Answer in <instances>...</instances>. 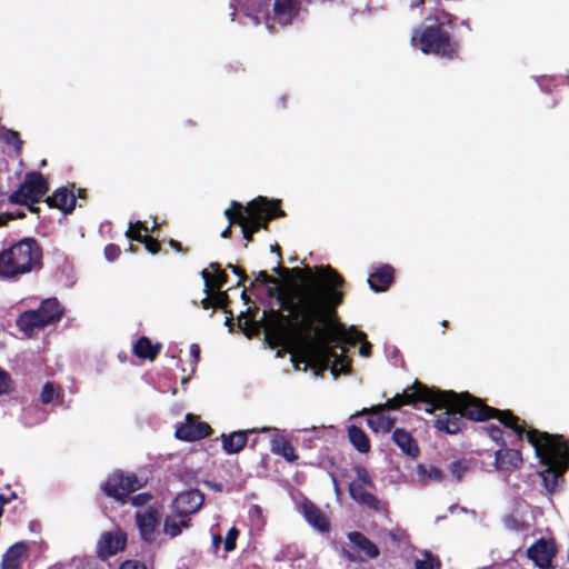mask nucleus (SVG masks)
Segmentation results:
<instances>
[{"label":"nucleus","mask_w":569,"mask_h":569,"mask_svg":"<svg viewBox=\"0 0 569 569\" xmlns=\"http://www.w3.org/2000/svg\"><path fill=\"white\" fill-rule=\"evenodd\" d=\"M13 390V381L10 375L0 368V396L9 395Z\"/></svg>","instance_id":"obj_39"},{"label":"nucleus","mask_w":569,"mask_h":569,"mask_svg":"<svg viewBox=\"0 0 569 569\" xmlns=\"http://www.w3.org/2000/svg\"><path fill=\"white\" fill-rule=\"evenodd\" d=\"M211 306H212V301H211V299H210L209 297H207V298H204V299L202 300V307H203L204 309H208V308H210Z\"/></svg>","instance_id":"obj_61"},{"label":"nucleus","mask_w":569,"mask_h":569,"mask_svg":"<svg viewBox=\"0 0 569 569\" xmlns=\"http://www.w3.org/2000/svg\"><path fill=\"white\" fill-rule=\"evenodd\" d=\"M240 535V531L237 527H231L227 533V537L224 539V551L231 552L236 549L237 546V539Z\"/></svg>","instance_id":"obj_38"},{"label":"nucleus","mask_w":569,"mask_h":569,"mask_svg":"<svg viewBox=\"0 0 569 569\" xmlns=\"http://www.w3.org/2000/svg\"><path fill=\"white\" fill-rule=\"evenodd\" d=\"M84 194H86V190H84V189H79V191H78V197H79V198H83V197H84Z\"/></svg>","instance_id":"obj_63"},{"label":"nucleus","mask_w":569,"mask_h":569,"mask_svg":"<svg viewBox=\"0 0 569 569\" xmlns=\"http://www.w3.org/2000/svg\"><path fill=\"white\" fill-rule=\"evenodd\" d=\"M273 248H277V250H278V261H277V266H276V267H273V268L271 269V271H272L273 273H276V274H278V276L282 277V278H286V277H288V276H289L290 271H289V269H288V268H286V267H282V266H281V262H282L281 248L279 247V244H273V246H272V249H273Z\"/></svg>","instance_id":"obj_40"},{"label":"nucleus","mask_w":569,"mask_h":569,"mask_svg":"<svg viewBox=\"0 0 569 569\" xmlns=\"http://www.w3.org/2000/svg\"><path fill=\"white\" fill-rule=\"evenodd\" d=\"M353 471L357 476V481H351L348 485L350 498L358 505L366 507L375 513H387L389 511L388 501L379 499L366 489L376 488L369 470L362 465H355Z\"/></svg>","instance_id":"obj_9"},{"label":"nucleus","mask_w":569,"mask_h":569,"mask_svg":"<svg viewBox=\"0 0 569 569\" xmlns=\"http://www.w3.org/2000/svg\"><path fill=\"white\" fill-rule=\"evenodd\" d=\"M129 499L132 506L141 507L147 505L152 499V495L149 492H141L131 498L129 497Z\"/></svg>","instance_id":"obj_44"},{"label":"nucleus","mask_w":569,"mask_h":569,"mask_svg":"<svg viewBox=\"0 0 569 569\" xmlns=\"http://www.w3.org/2000/svg\"><path fill=\"white\" fill-rule=\"evenodd\" d=\"M119 569H148V567L139 560L128 559L120 563Z\"/></svg>","instance_id":"obj_45"},{"label":"nucleus","mask_w":569,"mask_h":569,"mask_svg":"<svg viewBox=\"0 0 569 569\" xmlns=\"http://www.w3.org/2000/svg\"><path fill=\"white\" fill-rule=\"evenodd\" d=\"M523 437L533 448L539 463L545 467L537 472L543 488L549 495L558 492L565 482L563 476L569 470V456L562 435L528 428L525 422Z\"/></svg>","instance_id":"obj_4"},{"label":"nucleus","mask_w":569,"mask_h":569,"mask_svg":"<svg viewBox=\"0 0 569 569\" xmlns=\"http://www.w3.org/2000/svg\"><path fill=\"white\" fill-rule=\"evenodd\" d=\"M121 253L120 247L114 243H109L104 247V257L108 261H114Z\"/></svg>","instance_id":"obj_43"},{"label":"nucleus","mask_w":569,"mask_h":569,"mask_svg":"<svg viewBox=\"0 0 569 569\" xmlns=\"http://www.w3.org/2000/svg\"><path fill=\"white\" fill-rule=\"evenodd\" d=\"M290 273L300 280V284L288 288L278 295L280 309L263 311L259 323L264 331L266 342L281 340L290 330H298L308 337L336 327L340 329L337 308L342 305L345 293L343 277L330 264L309 268H292Z\"/></svg>","instance_id":"obj_1"},{"label":"nucleus","mask_w":569,"mask_h":569,"mask_svg":"<svg viewBox=\"0 0 569 569\" xmlns=\"http://www.w3.org/2000/svg\"><path fill=\"white\" fill-rule=\"evenodd\" d=\"M42 247L36 238L24 237L0 251V278L17 280L42 266Z\"/></svg>","instance_id":"obj_6"},{"label":"nucleus","mask_w":569,"mask_h":569,"mask_svg":"<svg viewBox=\"0 0 569 569\" xmlns=\"http://www.w3.org/2000/svg\"><path fill=\"white\" fill-rule=\"evenodd\" d=\"M10 136H11V138H9V139H8V141H9L10 143H12V142H13V140H16V141H18L19 143H21V140H20L19 133H18L17 131H11V132H10Z\"/></svg>","instance_id":"obj_57"},{"label":"nucleus","mask_w":569,"mask_h":569,"mask_svg":"<svg viewBox=\"0 0 569 569\" xmlns=\"http://www.w3.org/2000/svg\"><path fill=\"white\" fill-rule=\"evenodd\" d=\"M248 442L247 431H233L229 435H221L222 449L228 455L240 452Z\"/></svg>","instance_id":"obj_27"},{"label":"nucleus","mask_w":569,"mask_h":569,"mask_svg":"<svg viewBox=\"0 0 569 569\" xmlns=\"http://www.w3.org/2000/svg\"><path fill=\"white\" fill-rule=\"evenodd\" d=\"M49 191V182L39 171L28 172L18 189L9 194V203L40 202Z\"/></svg>","instance_id":"obj_12"},{"label":"nucleus","mask_w":569,"mask_h":569,"mask_svg":"<svg viewBox=\"0 0 569 569\" xmlns=\"http://www.w3.org/2000/svg\"><path fill=\"white\" fill-rule=\"evenodd\" d=\"M284 214L280 200H268L261 196L247 204L232 200L230 207L224 210V217L229 224L221 232V237L230 238L232 234L231 227L237 224L241 228L242 237L246 240L244 248H247L248 243L253 240L254 233L260 230H269V222Z\"/></svg>","instance_id":"obj_5"},{"label":"nucleus","mask_w":569,"mask_h":569,"mask_svg":"<svg viewBox=\"0 0 569 569\" xmlns=\"http://www.w3.org/2000/svg\"><path fill=\"white\" fill-rule=\"evenodd\" d=\"M300 509L306 521L321 533L330 531V521L322 510L309 499L300 503Z\"/></svg>","instance_id":"obj_18"},{"label":"nucleus","mask_w":569,"mask_h":569,"mask_svg":"<svg viewBox=\"0 0 569 569\" xmlns=\"http://www.w3.org/2000/svg\"><path fill=\"white\" fill-rule=\"evenodd\" d=\"M143 485L136 473H124L121 470H117L108 476L101 486V490L107 497L123 505L128 501L129 496L142 488Z\"/></svg>","instance_id":"obj_11"},{"label":"nucleus","mask_w":569,"mask_h":569,"mask_svg":"<svg viewBox=\"0 0 569 569\" xmlns=\"http://www.w3.org/2000/svg\"><path fill=\"white\" fill-rule=\"evenodd\" d=\"M270 450L274 455L283 457L288 462H295L298 459V455L290 441L277 432L271 438Z\"/></svg>","instance_id":"obj_26"},{"label":"nucleus","mask_w":569,"mask_h":569,"mask_svg":"<svg viewBox=\"0 0 569 569\" xmlns=\"http://www.w3.org/2000/svg\"><path fill=\"white\" fill-rule=\"evenodd\" d=\"M200 353H201V350H200V347L198 343H192L190 346V355L191 357L193 358V362L197 365L200 360Z\"/></svg>","instance_id":"obj_50"},{"label":"nucleus","mask_w":569,"mask_h":569,"mask_svg":"<svg viewBox=\"0 0 569 569\" xmlns=\"http://www.w3.org/2000/svg\"><path fill=\"white\" fill-rule=\"evenodd\" d=\"M204 502L203 493L198 489L181 492L173 500L172 512L180 518H187L196 513Z\"/></svg>","instance_id":"obj_17"},{"label":"nucleus","mask_w":569,"mask_h":569,"mask_svg":"<svg viewBox=\"0 0 569 569\" xmlns=\"http://www.w3.org/2000/svg\"><path fill=\"white\" fill-rule=\"evenodd\" d=\"M440 393H451L452 396L446 397L445 401L428 402L431 408L426 411L429 413L437 409H445L433 422L436 430L447 435H457L466 427L465 419L477 422L497 419L505 428L513 431L519 441L523 439L525 420L511 410L490 407L469 392L457 393L452 390H440Z\"/></svg>","instance_id":"obj_2"},{"label":"nucleus","mask_w":569,"mask_h":569,"mask_svg":"<svg viewBox=\"0 0 569 569\" xmlns=\"http://www.w3.org/2000/svg\"><path fill=\"white\" fill-rule=\"evenodd\" d=\"M506 523L509 528L516 530H523L526 528L523 522L518 521L515 517L511 516L506 519Z\"/></svg>","instance_id":"obj_47"},{"label":"nucleus","mask_w":569,"mask_h":569,"mask_svg":"<svg viewBox=\"0 0 569 569\" xmlns=\"http://www.w3.org/2000/svg\"><path fill=\"white\" fill-rule=\"evenodd\" d=\"M131 240L143 243L146 250L152 254H157L161 250V244L158 239L151 236L137 234L136 237H131Z\"/></svg>","instance_id":"obj_34"},{"label":"nucleus","mask_w":569,"mask_h":569,"mask_svg":"<svg viewBox=\"0 0 569 569\" xmlns=\"http://www.w3.org/2000/svg\"><path fill=\"white\" fill-rule=\"evenodd\" d=\"M44 201L49 208L59 209L64 214L71 213L74 210L77 203L74 193L67 187L58 188Z\"/></svg>","instance_id":"obj_22"},{"label":"nucleus","mask_w":569,"mask_h":569,"mask_svg":"<svg viewBox=\"0 0 569 569\" xmlns=\"http://www.w3.org/2000/svg\"><path fill=\"white\" fill-rule=\"evenodd\" d=\"M449 471L457 481H460L469 471V465L466 460H455L450 463Z\"/></svg>","instance_id":"obj_36"},{"label":"nucleus","mask_w":569,"mask_h":569,"mask_svg":"<svg viewBox=\"0 0 569 569\" xmlns=\"http://www.w3.org/2000/svg\"><path fill=\"white\" fill-rule=\"evenodd\" d=\"M212 432L211 427L199 417L192 413H187L184 422L179 425L176 429L174 436L183 441H197L209 437Z\"/></svg>","instance_id":"obj_16"},{"label":"nucleus","mask_w":569,"mask_h":569,"mask_svg":"<svg viewBox=\"0 0 569 569\" xmlns=\"http://www.w3.org/2000/svg\"><path fill=\"white\" fill-rule=\"evenodd\" d=\"M63 307L57 298L44 299L37 310H27L17 318V327L31 336L34 330L58 322L63 316Z\"/></svg>","instance_id":"obj_10"},{"label":"nucleus","mask_w":569,"mask_h":569,"mask_svg":"<svg viewBox=\"0 0 569 569\" xmlns=\"http://www.w3.org/2000/svg\"><path fill=\"white\" fill-rule=\"evenodd\" d=\"M522 463V455L518 449H510L506 446L495 452V466L499 471H513L521 468Z\"/></svg>","instance_id":"obj_20"},{"label":"nucleus","mask_w":569,"mask_h":569,"mask_svg":"<svg viewBox=\"0 0 569 569\" xmlns=\"http://www.w3.org/2000/svg\"><path fill=\"white\" fill-rule=\"evenodd\" d=\"M191 527V520L182 518L180 521H176L170 517H167L163 522V532L171 538L179 536L182 532V528Z\"/></svg>","instance_id":"obj_32"},{"label":"nucleus","mask_w":569,"mask_h":569,"mask_svg":"<svg viewBox=\"0 0 569 569\" xmlns=\"http://www.w3.org/2000/svg\"><path fill=\"white\" fill-rule=\"evenodd\" d=\"M161 349L160 342L152 343L148 337L142 336L133 343L132 352L139 359L153 361L160 355Z\"/></svg>","instance_id":"obj_25"},{"label":"nucleus","mask_w":569,"mask_h":569,"mask_svg":"<svg viewBox=\"0 0 569 569\" xmlns=\"http://www.w3.org/2000/svg\"><path fill=\"white\" fill-rule=\"evenodd\" d=\"M136 522L140 531L141 539L146 542L153 541V533L159 525V511L154 507H149L144 511L136 513Z\"/></svg>","instance_id":"obj_19"},{"label":"nucleus","mask_w":569,"mask_h":569,"mask_svg":"<svg viewBox=\"0 0 569 569\" xmlns=\"http://www.w3.org/2000/svg\"><path fill=\"white\" fill-rule=\"evenodd\" d=\"M353 551L343 549V557L350 562H363L367 559H376L380 555L378 546L360 531L347 533Z\"/></svg>","instance_id":"obj_13"},{"label":"nucleus","mask_w":569,"mask_h":569,"mask_svg":"<svg viewBox=\"0 0 569 569\" xmlns=\"http://www.w3.org/2000/svg\"><path fill=\"white\" fill-rule=\"evenodd\" d=\"M395 280V269L386 263L376 268L368 277V284L375 292H385Z\"/></svg>","instance_id":"obj_21"},{"label":"nucleus","mask_w":569,"mask_h":569,"mask_svg":"<svg viewBox=\"0 0 569 569\" xmlns=\"http://www.w3.org/2000/svg\"><path fill=\"white\" fill-rule=\"evenodd\" d=\"M332 482H333V487H335L336 493L340 495L341 493V489H340L338 480L335 477H332Z\"/></svg>","instance_id":"obj_62"},{"label":"nucleus","mask_w":569,"mask_h":569,"mask_svg":"<svg viewBox=\"0 0 569 569\" xmlns=\"http://www.w3.org/2000/svg\"><path fill=\"white\" fill-rule=\"evenodd\" d=\"M11 498H16V493L12 492L10 498H7L3 493H0V518L3 515V508L10 502Z\"/></svg>","instance_id":"obj_51"},{"label":"nucleus","mask_w":569,"mask_h":569,"mask_svg":"<svg viewBox=\"0 0 569 569\" xmlns=\"http://www.w3.org/2000/svg\"><path fill=\"white\" fill-rule=\"evenodd\" d=\"M348 437L351 445L361 453L370 450V441L366 432L355 425L348 428Z\"/></svg>","instance_id":"obj_30"},{"label":"nucleus","mask_w":569,"mask_h":569,"mask_svg":"<svg viewBox=\"0 0 569 569\" xmlns=\"http://www.w3.org/2000/svg\"><path fill=\"white\" fill-rule=\"evenodd\" d=\"M281 291H288V288L287 289L281 288L280 283L278 282V284H271V287L268 288L267 295L270 298L276 297V299L278 300V295Z\"/></svg>","instance_id":"obj_48"},{"label":"nucleus","mask_w":569,"mask_h":569,"mask_svg":"<svg viewBox=\"0 0 569 569\" xmlns=\"http://www.w3.org/2000/svg\"><path fill=\"white\" fill-rule=\"evenodd\" d=\"M557 553L558 546L552 538H540L527 549V557L541 569L551 568L552 560Z\"/></svg>","instance_id":"obj_15"},{"label":"nucleus","mask_w":569,"mask_h":569,"mask_svg":"<svg viewBox=\"0 0 569 569\" xmlns=\"http://www.w3.org/2000/svg\"><path fill=\"white\" fill-rule=\"evenodd\" d=\"M210 268L216 272L214 277H212L207 270L201 272L204 280V291L208 296L212 290H220L228 281V276L223 270H221L219 263L212 262L210 263Z\"/></svg>","instance_id":"obj_28"},{"label":"nucleus","mask_w":569,"mask_h":569,"mask_svg":"<svg viewBox=\"0 0 569 569\" xmlns=\"http://www.w3.org/2000/svg\"><path fill=\"white\" fill-rule=\"evenodd\" d=\"M425 4V0H410V8H419Z\"/></svg>","instance_id":"obj_58"},{"label":"nucleus","mask_w":569,"mask_h":569,"mask_svg":"<svg viewBox=\"0 0 569 569\" xmlns=\"http://www.w3.org/2000/svg\"><path fill=\"white\" fill-rule=\"evenodd\" d=\"M254 274V281L260 282L261 284H278V279L268 274L267 271L261 270Z\"/></svg>","instance_id":"obj_42"},{"label":"nucleus","mask_w":569,"mask_h":569,"mask_svg":"<svg viewBox=\"0 0 569 569\" xmlns=\"http://www.w3.org/2000/svg\"><path fill=\"white\" fill-rule=\"evenodd\" d=\"M28 556V546L23 541L12 545L3 555L1 569H20L22 559Z\"/></svg>","instance_id":"obj_24"},{"label":"nucleus","mask_w":569,"mask_h":569,"mask_svg":"<svg viewBox=\"0 0 569 569\" xmlns=\"http://www.w3.org/2000/svg\"><path fill=\"white\" fill-rule=\"evenodd\" d=\"M12 220L11 212L0 213V228L7 226Z\"/></svg>","instance_id":"obj_54"},{"label":"nucleus","mask_w":569,"mask_h":569,"mask_svg":"<svg viewBox=\"0 0 569 569\" xmlns=\"http://www.w3.org/2000/svg\"><path fill=\"white\" fill-rule=\"evenodd\" d=\"M392 440L406 456L416 459L420 455L417 440L406 429L396 428L392 431Z\"/></svg>","instance_id":"obj_23"},{"label":"nucleus","mask_w":569,"mask_h":569,"mask_svg":"<svg viewBox=\"0 0 569 569\" xmlns=\"http://www.w3.org/2000/svg\"><path fill=\"white\" fill-rule=\"evenodd\" d=\"M137 234H141L140 231H137V229L129 224V228L126 231V237L131 240V237H136Z\"/></svg>","instance_id":"obj_56"},{"label":"nucleus","mask_w":569,"mask_h":569,"mask_svg":"<svg viewBox=\"0 0 569 569\" xmlns=\"http://www.w3.org/2000/svg\"><path fill=\"white\" fill-rule=\"evenodd\" d=\"M411 41L425 54H435L447 60L459 59L460 43L452 39L441 23L416 29Z\"/></svg>","instance_id":"obj_7"},{"label":"nucleus","mask_w":569,"mask_h":569,"mask_svg":"<svg viewBox=\"0 0 569 569\" xmlns=\"http://www.w3.org/2000/svg\"><path fill=\"white\" fill-rule=\"evenodd\" d=\"M130 226L133 227L134 229H137V231H140V233L142 231H144V232L149 231L148 227L142 221L130 222Z\"/></svg>","instance_id":"obj_53"},{"label":"nucleus","mask_w":569,"mask_h":569,"mask_svg":"<svg viewBox=\"0 0 569 569\" xmlns=\"http://www.w3.org/2000/svg\"><path fill=\"white\" fill-rule=\"evenodd\" d=\"M418 470H419V473H421V475L427 473V469L421 465L418 467ZM428 477L435 481H441L443 479L442 471L439 468L433 467V466H431L429 468Z\"/></svg>","instance_id":"obj_41"},{"label":"nucleus","mask_w":569,"mask_h":569,"mask_svg":"<svg viewBox=\"0 0 569 569\" xmlns=\"http://www.w3.org/2000/svg\"><path fill=\"white\" fill-rule=\"evenodd\" d=\"M372 417L368 418L367 423L369 428L375 432H390L396 423V418L379 413H371Z\"/></svg>","instance_id":"obj_31"},{"label":"nucleus","mask_w":569,"mask_h":569,"mask_svg":"<svg viewBox=\"0 0 569 569\" xmlns=\"http://www.w3.org/2000/svg\"><path fill=\"white\" fill-rule=\"evenodd\" d=\"M169 246L177 252H186L187 251L186 249H183L182 244L174 239L169 240Z\"/></svg>","instance_id":"obj_52"},{"label":"nucleus","mask_w":569,"mask_h":569,"mask_svg":"<svg viewBox=\"0 0 569 569\" xmlns=\"http://www.w3.org/2000/svg\"><path fill=\"white\" fill-rule=\"evenodd\" d=\"M483 430L487 432L489 438L497 443L500 448H503L507 445L506 439L503 438V431L500 427L497 425H489L483 428Z\"/></svg>","instance_id":"obj_35"},{"label":"nucleus","mask_w":569,"mask_h":569,"mask_svg":"<svg viewBox=\"0 0 569 569\" xmlns=\"http://www.w3.org/2000/svg\"><path fill=\"white\" fill-rule=\"evenodd\" d=\"M12 220L26 218V213L22 211L11 212Z\"/></svg>","instance_id":"obj_59"},{"label":"nucleus","mask_w":569,"mask_h":569,"mask_svg":"<svg viewBox=\"0 0 569 569\" xmlns=\"http://www.w3.org/2000/svg\"><path fill=\"white\" fill-rule=\"evenodd\" d=\"M59 397L54 385L50 381L46 382L41 391L42 403L49 405Z\"/></svg>","instance_id":"obj_37"},{"label":"nucleus","mask_w":569,"mask_h":569,"mask_svg":"<svg viewBox=\"0 0 569 569\" xmlns=\"http://www.w3.org/2000/svg\"><path fill=\"white\" fill-rule=\"evenodd\" d=\"M227 268L230 269L236 276H238V284H244V282L248 280V276L246 274L244 270L241 269L240 267L229 263Z\"/></svg>","instance_id":"obj_46"},{"label":"nucleus","mask_w":569,"mask_h":569,"mask_svg":"<svg viewBox=\"0 0 569 569\" xmlns=\"http://www.w3.org/2000/svg\"><path fill=\"white\" fill-rule=\"evenodd\" d=\"M227 298H228V296H227V293H226V292H220V293H219V299H220V300H222V299H227Z\"/></svg>","instance_id":"obj_64"},{"label":"nucleus","mask_w":569,"mask_h":569,"mask_svg":"<svg viewBox=\"0 0 569 569\" xmlns=\"http://www.w3.org/2000/svg\"><path fill=\"white\" fill-rule=\"evenodd\" d=\"M221 542H222V538H221V536H220V535H214V536L212 537V545H213L214 547H218Z\"/></svg>","instance_id":"obj_60"},{"label":"nucleus","mask_w":569,"mask_h":569,"mask_svg":"<svg viewBox=\"0 0 569 569\" xmlns=\"http://www.w3.org/2000/svg\"><path fill=\"white\" fill-rule=\"evenodd\" d=\"M127 546V533L122 530L104 531L97 542V557L106 561L110 557L121 552Z\"/></svg>","instance_id":"obj_14"},{"label":"nucleus","mask_w":569,"mask_h":569,"mask_svg":"<svg viewBox=\"0 0 569 569\" xmlns=\"http://www.w3.org/2000/svg\"><path fill=\"white\" fill-rule=\"evenodd\" d=\"M411 391L405 390L402 393H397L393 398L388 399L385 403L372 406L370 409H365V413H379L385 410H398L403 406L415 405L417 401L428 403L430 401H445L446 397L452 396L451 393H440V389L430 388L422 382L416 380L410 387Z\"/></svg>","instance_id":"obj_8"},{"label":"nucleus","mask_w":569,"mask_h":569,"mask_svg":"<svg viewBox=\"0 0 569 569\" xmlns=\"http://www.w3.org/2000/svg\"><path fill=\"white\" fill-rule=\"evenodd\" d=\"M37 202L19 203L20 206H27L31 213H39L40 208L36 206Z\"/></svg>","instance_id":"obj_55"},{"label":"nucleus","mask_w":569,"mask_h":569,"mask_svg":"<svg viewBox=\"0 0 569 569\" xmlns=\"http://www.w3.org/2000/svg\"><path fill=\"white\" fill-rule=\"evenodd\" d=\"M296 0H274L273 3V18L281 24L291 23L296 11Z\"/></svg>","instance_id":"obj_29"},{"label":"nucleus","mask_w":569,"mask_h":569,"mask_svg":"<svg viewBox=\"0 0 569 569\" xmlns=\"http://www.w3.org/2000/svg\"><path fill=\"white\" fill-rule=\"evenodd\" d=\"M422 559L415 560V569H441V560L430 551H423Z\"/></svg>","instance_id":"obj_33"},{"label":"nucleus","mask_w":569,"mask_h":569,"mask_svg":"<svg viewBox=\"0 0 569 569\" xmlns=\"http://www.w3.org/2000/svg\"><path fill=\"white\" fill-rule=\"evenodd\" d=\"M341 326L337 329L335 326L330 329H320L319 332L310 335L300 333L298 330H290L283 339H272L268 341L270 348L301 347L315 360L320 368L326 369L331 363V371L335 376L338 373H348L351 369L350 361L343 356L346 348L340 345L355 346L358 341L366 338L363 331L357 330L355 327L347 328L339 319Z\"/></svg>","instance_id":"obj_3"},{"label":"nucleus","mask_w":569,"mask_h":569,"mask_svg":"<svg viewBox=\"0 0 569 569\" xmlns=\"http://www.w3.org/2000/svg\"><path fill=\"white\" fill-rule=\"evenodd\" d=\"M365 341L361 343L360 348H359V353L362 356V357H370L371 356V349H372V346L370 342H368L366 340V338L363 339Z\"/></svg>","instance_id":"obj_49"}]
</instances>
